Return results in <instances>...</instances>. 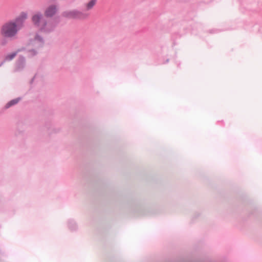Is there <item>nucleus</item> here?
<instances>
[{"instance_id":"423d86ee","label":"nucleus","mask_w":262,"mask_h":262,"mask_svg":"<svg viewBox=\"0 0 262 262\" xmlns=\"http://www.w3.org/2000/svg\"><path fill=\"white\" fill-rule=\"evenodd\" d=\"M18 101H19V99H16L12 100L6 104V107L8 108V107H10L11 106L16 104Z\"/></svg>"},{"instance_id":"39448f33","label":"nucleus","mask_w":262,"mask_h":262,"mask_svg":"<svg viewBox=\"0 0 262 262\" xmlns=\"http://www.w3.org/2000/svg\"><path fill=\"white\" fill-rule=\"evenodd\" d=\"M96 3V0H91L88 4H86V9L87 10H91L95 6Z\"/></svg>"},{"instance_id":"7ed1b4c3","label":"nucleus","mask_w":262,"mask_h":262,"mask_svg":"<svg viewBox=\"0 0 262 262\" xmlns=\"http://www.w3.org/2000/svg\"><path fill=\"white\" fill-rule=\"evenodd\" d=\"M64 16L69 18L84 19L88 18L89 14L77 10H73L64 12Z\"/></svg>"},{"instance_id":"0eeeda50","label":"nucleus","mask_w":262,"mask_h":262,"mask_svg":"<svg viewBox=\"0 0 262 262\" xmlns=\"http://www.w3.org/2000/svg\"><path fill=\"white\" fill-rule=\"evenodd\" d=\"M16 55V53H11V54L8 55L6 57V59L7 60H12V59H13L15 57Z\"/></svg>"},{"instance_id":"f03ea898","label":"nucleus","mask_w":262,"mask_h":262,"mask_svg":"<svg viewBox=\"0 0 262 262\" xmlns=\"http://www.w3.org/2000/svg\"><path fill=\"white\" fill-rule=\"evenodd\" d=\"M32 21L35 26L41 30H48L46 28L47 23L42 14L37 12L34 14L32 17Z\"/></svg>"},{"instance_id":"20e7f679","label":"nucleus","mask_w":262,"mask_h":262,"mask_svg":"<svg viewBox=\"0 0 262 262\" xmlns=\"http://www.w3.org/2000/svg\"><path fill=\"white\" fill-rule=\"evenodd\" d=\"M57 9L55 6H51L48 7L45 11V14L47 16H52L56 12Z\"/></svg>"},{"instance_id":"f257e3e1","label":"nucleus","mask_w":262,"mask_h":262,"mask_svg":"<svg viewBox=\"0 0 262 262\" xmlns=\"http://www.w3.org/2000/svg\"><path fill=\"white\" fill-rule=\"evenodd\" d=\"M16 22L10 21L5 24L1 29V34L5 38H14L19 29Z\"/></svg>"}]
</instances>
